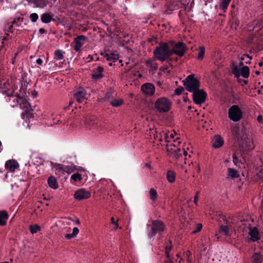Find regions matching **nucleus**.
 <instances>
[{
  "instance_id": "16",
  "label": "nucleus",
  "mask_w": 263,
  "mask_h": 263,
  "mask_svg": "<svg viewBox=\"0 0 263 263\" xmlns=\"http://www.w3.org/2000/svg\"><path fill=\"white\" fill-rule=\"evenodd\" d=\"M141 90L145 95L152 96L155 93V87L153 84L146 83L141 86Z\"/></svg>"
},
{
  "instance_id": "61",
  "label": "nucleus",
  "mask_w": 263,
  "mask_h": 263,
  "mask_svg": "<svg viewBox=\"0 0 263 263\" xmlns=\"http://www.w3.org/2000/svg\"><path fill=\"white\" fill-rule=\"evenodd\" d=\"M32 95L33 96V98H36L37 96V92L35 91H34L32 92Z\"/></svg>"
},
{
  "instance_id": "62",
  "label": "nucleus",
  "mask_w": 263,
  "mask_h": 263,
  "mask_svg": "<svg viewBox=\"0 0 263 263\" xmlns=\"http://www.w3.org/2000/svg\"><path fill=\"white\" fill-rule=\"evenodd\" d=\"M191 255V253L190 251H188L186 252V256L187 257V258H190V256Z\"/></svg>"
},
{
  "instance_id": "22",
  "label": "nucleus",
  "mask_w": 263,
  "mask_h": 263,
  "mask_svg": "<svg viewBox=\"0 0 263 263\" xmlns=\"http://www.w3.org/2000/svg\"><path fill=\"white\" fill-rule=\"evenodd\" d=\"M18 166V163L14 160H8L5 163V167L10 172H14Z\"/></svg>"
},
{
  "instance_id": "29",
  "label": "nucleus",
  "mask_w": 263,
  "mask_h": 263,
  "mask_svg": "<svg viewBox=\"0 0 263 263\" xmlns=\"http://www.w3.org/2000/svg\"><path fill=\"white\" fill-rule=\"evenodd\" d=\"M48 184L49 186L53 189H57L59 186L57 180L56 178L53 176H50L48 178Z\"/></svg>"
},
{
  "instance_id": "33",
  "label": "nucleus",
  "mask_w": 263,
  "mask_h": 263,
  "mask_svg": "<svg viewBox=\"0 0 263 263\" xmlns=\"http://www.w3.org/2000/svg\"><path fill=\"white\" fill-rule=\"evenodd\" d=\"M166 136V130H163L159 133V135L154 134V138L155 140H159L160 141H165Z\"/></svg>"
},
{
  "instance_id": "32",
  "label": "nucleus",
  "mask_w": 263,
  "mask_h": 263,
  "mask_svg": "<svg viewBox=\"0 0 263 263\" xmlns=\"http://www.w3.org/2000/svg\"><path fill=\"white\" fill-rule=\"evenodd\" d=\"M41 19L43 23L47 24L50 23L52 20V15L49 13H43L41 16Z\"/></svg>"
},
{
  "instance_id": "50",
  "label": "nucleus",
  "mask_w": 263,
  "mask_h": 263,
  "mask_svg": "<svg viewBox=\"0 0 263 263\" xmlns=\"http://www.w3.org/2000/svg\"><path fill=\"white\" fill-rule=\"evenodd\" d=\"M110 220H111L112 224H113L115 226V229H117L119 227L118 221H115V219L113 217H112L111 218Z\"/></svg>"
},
{
  "instance_id": "4",
  "label": "nucleus",
  "mask_w": 263,
  "mask_h": 263,
  "mask_svg": "<svg viewBox=\"0 0 263 263\" xmlns=\"http://www.w3.org/2000/svg\"><path fill=\"white\" fill-rule=\"evenodd\" d=\"M168 43L172 55L175 54L181 57L184 54L186 50V47L184 43L181 42H176L172 40L170 41Z\"/></svg>"
},
{
  "instance_id": "6",
  "label": "nucleus",
  "mask_w": 263,
  "mask_h": 263,
  "mask_svg": "<svg viewBox=\"0 0 263 263\" xmlns=\"http://www.w3.org/2000/svg\"><path fill=\"white\" fill-rule=\"evenodd\" d=\"M183 83L186 89L190 92H194L199 89L200 82L193 75L187 76Z\"/></svg>"
},
{
  "instance_id": "25",
  "label": "nucleus",
  "mask_w": 263,
  "mask_h": 263,
  "mask_svg": "<svg viewBox=\"0 0 263 263\" xmlns=\"http://www.w3.org/2000/svg\"><path fill=\"white\" fill-rule=\"evenodd\" d=\"M145 64L147 67L150 68L152 70H156L158 69V65L155 58H151L146 60Z\"/></svg>"
},
{
  "instance_id": "42",
  "label": "nucleus",
  "mask_w": 263,
  "mask_h": 263,
  "mask_svg": "<svg viewBox=\"0 0 263 263\" xmlns=\"http://www.w3.org/2000/svg\"><path fill=\"white\" fill-rule=\"evenodd\" d=\"M149 198L152 200H155L157 197V193L154 189H151L149 191Z\"/></svg>"
},
{
  "instance_id": "38",
  "label": "nucleus",
  "mask_w": 263,
  "mask_h": 263,
  "mask_svg": "<svg viewBox=\"0 0 263 263\" xmlns=\"http://www.w3.org/2000/svg\"><path fill=\"white\" fill-rule=\"evenodd\" d=\"M219 232L221 234L226 236H229L230 232L229 228L227 226H222L220 228Z\"/></svg>"
},
{
  "instance_id": "30",
  "label": "nucleus",
  "mask_w": 263,
  "mask_h": 263,
  "mask_svg": "<svg viewBox=\"0 0 263 263\" xmlns=\"http://www.w3.org/2000/svg\"><path fill=\"white\" fill-rule=\"evenodd\" d=\"M262 260V256L258 252H255L251 256L252 263H261Z\"/></svg>"
},
{
  "instance_id": "51",
  "label": "nucleus",
  "mask_w": 263,
  "mask_h": 263,
  "mask_svg": "<svg viewBox=\"0 0 263 263\" xmlns=\"http://www.w3.org/2000/svg\"><path fill=\"white\" fill-rule=\"evenodd\" d=\"M171 250V246H167L165 247V254L166 255L167 258L169 257V252Z\"/></svg>"
},
{
  "instance_id": "45",
  "label": "nucleus",
  "mask_w": 263,
  "mask_h": 263,
  "mask_svg": "<svg viewBox=\"0 0 263 263\" xmlns=\"http://www.w3.org/2000/svg\"><path fill=\"white\" fill-rule=\"evenodd\" d=\"M228 174L229 176L232 178H237L238 175L237 174V171L233 168H229L228 169Z\"/></svg>"
},
{
  "instance_id": "44",
  "label": "nucleus",
  "mask_w": 263,
  "mask_h": 263,
  "mask_svg": "<svg viewBox=\"0 0 263 263\" xmlns=\"http://www.w3.org/2000/svg\"><path fill=\"white\" fill-rule=\"evenodd\" d=\"M23 19L24 18L21 17H17L12 21L11 23H12L14 26H16V27H19L21 25Z\"/></svg>"
},
{
  "instance_id": "21",
  "label": "nucleus",
  "mask_w": 263,
  "mask_h": 263,
  "mask_svg": "<svg viewBox=\"0 0 263 263\" xmlns=\"http://www.w3.org/2000/svg\"><path fill=\"white\" fill-rule=\"evenodd\" d=\"M212 146L215 148L221 147L224 143V140L219 135H215L212 139Z\"/></svg>"
},
{
  "instance_id": "49",
  "label": "nucleus",
  "mask_w": 263,
  "mask_h": 263,
  "mask_svg": "<svg viewBox=\"0 0 263 263\" xmlns=\"http://www.w3.org/2000/svg\"><path fill=\"white\" fill-rule=\"evenodd\" d=\"M233 162H234V164L236 165V166H239L241 162L239 160V159L237 158V157L235 156V155H233Z\"/></svg>"
},
{
  "instance_id": "18",
  "label": "nucleus",
  "mask_w": 263,
  "mask_h": 263,
  "mask_svg": "<svg viewBox=\"0 0 263 263\" xmlns=\"http://www.w3.org/2000/svg\"><path fill=\"white\" fill-rule=\"evenodd\" d=\"M249 235L250 236V239L253 241H256L260 239V236L258 229L254 227H252L251 225L249 227Z\"/></svg>"
},
{
  "instance_id": "63",
  "label": "nucleus",
  "mask_w": 263,
  "mask_h": 263,
  "mask_svg": "<svg viewBox=\"0 0 263 263\" xmlns=\"http://www.w3.org/2000/svg\"><path fill=\"white\" fill-rule=\"evenodd\" d=\"M45 31L43 28H40L39 29V32L41 34H43L44 33H45Z\"/></svg>"
},
{
  "instance_id": "54",
  "label": "nucleus",
  "mask_w": 263,
  "mask_h": 263,
  "mask_svg": "<svg viewBox=\"0 0 263 263\" xmlns=\"http://www.w3.org/2000/svg\"><path fill=\"white\" fill-rule=\"evenodd\" d=\"M199 192H197L194 197V202L196 205L198 204L197 201L199 199Z\"/></svg>"
},
{
  "instance_id": "60",
  "label": "nucleus",
  "mask_w": 263,
  "mask_h": 263,
  "mask_svg": "<svg viewBox=\"0 0 263 263\" xmlns=\"http://www.w3.org/2000/svg\"><path fill=\"white\" fill-rule=\"evenodd\" d=\"M88 62H90L93 60V57L92 56L90 55H88V57L86 58Z\"/></svg>"
},
{
  "instance_id": "57",
  "label": "nucleus",
  "mask_w": 263,
  "mask_h": 263,
  "mask_svg": "<svg viewBox=\"0 0 263 263\" xmlns=\"http://www.w3.org/2000/svg\"><path fill=\"white\" fill-rule=\"evenodd\" d=\"M257 121L260 123H263V118H262V117L261 116H258L257 117Z\"/></svg>"
},
{
  "instance_id": "47",
  "label": "nucleus",
  "mask_w": 263,
  "mask_h": 263,
  "mask_svg": "<svg viewBox=\"0 0 263 263\" xmlns=\"http://www.w3.org/2000/svg\"><path fill=\"white\" fill-rule=\"evenodd\" d=\"M29 18L32 22L35 23L38 20L39 16L37 13H33L30 15Z\"/></svg>"
},
{
  "instance_id": "39",
  "label": "nucleus",
  "mask_w": 263,
  "mask_h": 263,
  "mask_svg": "<svg viewBox=\"0 0 263 263\" xmlns=\"http://www.w3.org/2000/svg\"><path fill=\"white\" fill-rule=\"evenodd\" d=\"M70 179L75 182L80 181L82 179V176L81 174L77 173L72 175Z\"/></svg>"
},
{
  "instance_id": "34",
  "label": "nucleus",
  "mask_w": 263,
  "mask_h": 263,
  "mask_svg": "<svg viewBox=\"0 0 263 263\" xmlns=\"http://www.w3.org/2000/svg\"><path fill=\"white\" fill-rule=\"evenodd\" d=\"M166 178L169 182H174L176 178L175 173L172 170L168 171L166 174Z\"/></svg>"
},
{
  "instance_id": "23",
  "label": "nucleus",
  "mask_w": 263,
  "mask_h": 263,
  "mask_svg": "<svg viewBox=\"0 0 263 263\" xmlns=\"http://www.w3.org/2000/svg\"><path fill=\"white\" fill-rule=\"evenodd\" d=\"M104 69L101 66H98L96 70H93L92 74V77L93 79L98 80L100 79L103 77V72Z\"/></svg>"
},
{
  "instance_id": "13",
  "label": "nucleus",
  "mask_w": 263,
  "mask_h": 263,
  "mask_svg": "<svg viewBox=\"0 0 263 263\" xmlns=\"http://www.w3.org/2000/svg\"><path fill=\"white\" fill-rule=\"evenodd\" d=\"M90 196V192L83 188L76 191L73 195L74 198L79 201L88 199Z\"/></svg>"
},
{
  "instance_id": "41",
  "label": "nucleus",
  "mask_w": 263,
  "mask_h": 263,
  "mask_svg": "<svg viewBox=\"0 0 263 263\" xmlns=\"http://www.w3.org/2000/svg\"><path fill=\"white\" fill-rule=\"evenodd\" d=\"M64 56L61 50H58L54 52V59L57 61L62 60Z\"/></svg>"
},
{
  "instance_id": "19",
  "label": "nucleus",
  "mask_w": 263,
  "mask_h": 263,
  "mask_svg": "<svg viewBox=\"0 0 263 263\" xmlns=\"http://www.w3.org/2000/svg\"><path fill=\"white\" fill-rule=\"evenodd\" d=\"M101 54L105 58L107 61L115 62L119 60V55L117 51L113 52L106 53L105 52H102Z\"/></svg>"
},
{
  "instance_id": "46",
  "label": "nucleus",
  "mask_w": 263,
  "mask_h": 263,
  "mask_svg": "<svg viewBox=\"0 0 263 263\" xmlns=\"http://www.w3.org/2000/svg\"><path fill=\"white\" fill-rule=\"evenodd\" d=\"M247 59H249L250 60H251L252 58L251 57L249 56L248 54H243L241 58H240V61L239 62V66H242L243 65V61H246V60Z\"/></svg>"
},
{
  "instance_id": "59",
  "label": "nucleus",
  "mask_w": 263,
  "mask_h": 263,
  "mask_svg": "<svg viewBox=\"0 0 263 263\" xmlns=\"http://www.w3.org/2000/svg\"><path fill=\"white\" fill-rule=\"evenodd\" d=\"M36 62L37 64L41 65L43 63V60L39 58L36 60Z\"/></svg>"
},
{
  "instance_id": "36",
  "label": "nucleus",
  "mask_w": 263,
  "mask_h": 263,
  "mask_svg": "<svg viewBox=\"0 0 263 263\" xmlns=\"http://www.w3.org/2000/svg\"><path fill=\"white\" fill-rule=\"evenodd\" d=\"M220 1L221 2L219 6L220 9L226 11L229 4L231 2V0H220Z\"/></svg>"
},
{
  "instance_id": "1",
  "label": "nucleus",
  "mask_w": 263,
  "mask_h": 263,
  "mask_svg": "<svg viewBox=\"0 0 263 263\" xmlns=\"http://www.w3.org/2000/svg\"><path fill=\"white\" fill-rule=\"evenodd\" d=\"M232 133L245 150L249 151L254 148L252 138L246 133L244 127L235 126L232 128Z\"/></svg>"
},
{
  "instance_id": "8",
  "label": "nucleus",
  "mask_w": 263,
  "mask_h": 263,
  "mask_svg": "<svg viewBox=\"0 0 263 263\" xmlns=\"http://www.w3.org/2000/svg\"><path fill=\"white\" fill-rule=\"evenodd\" d=\"M232 72L236 77L241 76L244 78H248L250 76L249 68L247 66H235L232 70Z\"/></svg>"
},
{
  "instance_id": "43",
  "label": "nucleus",
  "mask_w": 263,
  "mask_h": 263,
  "mask_svg": "<svg viewBox=\"0 0 263 263\" xmlns=\"http://www.w3.org/2000/svg\"><path fill=\"white\" fill-rule=\"evenodd\" d=\"M41 227L37 224L31 225L30 226V231L32 234H35L40 231Z\"/></svg>"
},
{
  "instance_id": "10",
  "label": "nucleus",
  "mask_w": 263,
  "mask_h": 263,
  "mask_svg": "<svg viewBox=\"0 0 263 263\" xmlns=\"http://www.w3.org/2000/svg\"><path fill=\"white\" fill-rule=\"evenodd\" d=\"M164 230L163 223L160 220H154L152 222L151 230L148 232L149 237L154 236L156 233H160Z\"/></svg>"
},
{
  "instance_id": "52",
  "label": "nucleus",
  "mask_w": 263,
  "mask_h": 263,
  "mask_svg": "<svg viewBox=\"0 0 263 263\" xmlns=\"http://www.w3.org/2000/svg\"><path fill=\"white\" fill-rule=\"evenodd\" d=\"M202 228V225L200 223H199L197 225V228H196V230L194 231L193 232L194 233H197L199 231H201V229Z\"/></svg>"
},
{
  "instance_id": "64",
  "label": "nucleus",
  "mask_w": 263,
  "mask_h": 263,
  "mask_svg": "<svg viewBox=\"0 0 263 263\" xmlns=\"http://www.w3.org/2000/svg\"><path fill=\"white\" fill-rule=\"evenodd\" d=\"M165 263H173L172 261L171 260L170 257L167 258V260L165 261Z\"/></svg>"
},
{
  "instance_id": "37",
  "label": "nucleus",
  "mask_w": 263,
  "mask_h": 263,
  "mask_svg": "<svg viewBox=\"0 0 263 263\" xmlns=\"http://www.w3.org/2000/svg\"><path fill=\"white\" fill-rule=\"evenodd\" d=\"M105 126L103 125L100 122H99L97 128L94 130L93 132L97 134H102V133L105 130Z\"/></svg>"
},
{
  "instance_id": "15",
  "label": "nucleus",
  "mask_w": 263,
  "mask_h": 263,
  "mask_svg": "<svg viewBox=\"0 0 263 263\" xmlns=\"http://www.w3.org/2000/svg\"><path fill=\"white\" fill-rule=\"evenodd\" d=\"M87 93L83 88H80L74 95V98L80 103H83L87 99Z\"/></svg>"
},
{
  "instance_id": "53",
  "label": "nucleus",
  "mask_w": 263,
  "mask_h": 263,
  "mask_svg": "<svg viewBox=\"0 0 263 263\" xmlns=\"http://www.w3.org/2000/svg\"><path fill=\"white\" fill-rule=\"evenodd\" d=\"M79 230L78 228L75 227L72 230V235H73L74 237H76L79 233Z\"/></svg>"
},
{
  "instance_id": "31",
  "label": "nucleus",
  "mask_w": 263,
  "mask_h": 263,
  "mask_svg": "<svg viewBox=\"0 0 263 263\" xmlns=\"http://www.w3.org/2000/svg\"><path fill=\"white\" fill-rule=\"evenodd\" d=\"M7 96L10 97V101H13L14 103L13 104H11V106L12 107H14V106H17L19 104L20 98H21V97L19 95L13 96L12 94L8 93Z\"/></svg>"
},
{
  "instance_id": "56",
  "label": "nucleus",
  "mask_w": 263,
  "mask_h": 263,
  "mask_svg": "<svg viewBox=\"0 0 263 263\" xmlns=\"http://www.w3.org/2000/svg\"><path fill=\"white\" fill-rule=\"evenodd\" d=\"M73 237H74V236L73 235H72V234H67L65 235V238L67 239H70Z\"/></svg>"
},
{
  "instance_id": "26",
  "label": "nucleus",
  "mask_w": 263,
  "mask_h": 263,
  "mask_svg": "<svg viewBox=\"0 0 263 263\" xmlns=\"http://www.w3.org/2000/svg\"><path fill=\"white\" fill-rule=\"evenodd\" d=\"M9 83L8 80L0 81V90H2L3 93L7 94L9 93L8 91L9 89Z\"/></svg>"
},
{
  "instance_id": "58",
  "label": "nucleus",
  "mask_w": 263,
  "mask_h": 263,
  "mask_svg": "<svg viewBox=\"0 0 263 263\" xmlns=\"http://www.w3.org/2000/svg\"><path fill=\"white\" fill-rule=\"evenodd\" d=\"M75 171H84V169L81 166H77L76 165V170Z\"/></svg>"
},
{
  "instance_id": "14",
  "label": "nucleus",
  "mask_w": 263,
  "mask_h": 263,
  "mask_svg": "<svg viewBox=\"0 0 263 263\" xmlns=\"http://www.w3.org/2000/svg\"><path fill=\"white\" fill-rule=\"evenodd\" d=\"M87 39V37L83 35L78 36L76 37L74 40L75 45L73 48L74 50L77 52H80L81 50L82 47L85 44Z\"/></svg>"
},
{
  "instance_id": "40",
  "label": "nucleus",
  "mask_w": 263,
  "mask_h": 263,
  "mask_svg": "<svg viewBox=\"0 0 263 263\" xmlns=\"http://www.w3.org/2000/svg\"><path fill=\"white\" fill-rule=\"evenodd\" d=\"M199 52L197 57V59L202 60L203 58L205 53V48L203 46H201L199 48Z\"/></svg>"
},
{
  "instance_id": "24",
  "label": "nucleus",
  "mask_w": 263,
  "mask_h": 263,
  "mask_svg": "<svg viewBox=\"0 0 263 263\" xmlns=\"http://www.w3.org/2000/svg\"><path fill=\"white\" fill-rule=\"evenodd\" d=\"M19 104L20 107L25 109L26 111L30 109L31 106L29 103L25 98L23 97H21V98H20Z\"/></svg>"
},
{
  "instance_id": "12",
  "label": "nucleus",
  "mask_w": 263,
  "mask_h": 263,
  "mask_svg": "<svg viewBox=\"0 0 263 263\" xmlns=\"http://www.w3.org/2000/svg\"><path fill=\"white\" fill-rule=\"evenodd\" d=\"M206 97V93L201 89L193 92V98L194 102L198 105H201L205 101Z\"/></svg>"
},
{
  "instance_id": "27",
  "label": "nucleus",
  "mask_w": 263,
  "mask_h": 263,
  "mask_svg": "<svg viewBox=\"0 0 263 263\" xmlns=\"http://www.w3.org/2000/svg\"><path fill=\"white\" fill-rule=\"evenodd\" d=\"M34 4V7L39 8H44L47 5V2L45 0H27Z\"/></svg>"
},
{
  "instance_id": "7",
  "label": "nucleus",
  "mask_w": 263,
  "mask_h": 263,
  "mask_svg": "<svg viewBox=\"0 0 263 263\" xmlns=\"http://www.w3.org/2000/svg\"><path fill=\"white\" fill-rule=\"evenodd\" d=\"M228 117L233 122H238L242 117V111L238 105H233L228 110Z\"/></svg>"
},
{
  "instance_id": "55",
  "label": "nucleus",
  "mask_w": 263,
  "mask_h": 263,
  "mask_svg": "<svg viewBox=\"0 0 263 263\" xmlns=\"http://www.w3.org/2000/svg\"><path fill=\"white\" fill-rule=\"evenodd\" d=\"M14 26V25L11 23V24H8V31L12 32L13 31V28Z\"/></svg>"
},
{
  "instance_id": "3",
  "label": "nucleus",
  "mask_w": 263,
  "mask_h": 263,
  "mask_svg": "<svg viewBox=\"0 0 263 263\" xmlns=\"http://www.w3.org/2000/svg\"><path fill=\"white\" fill-rule=\"evenodd\" d=\"M167 152L170 155V157L176 159L181 157L183 154L184 157L185 164L186 163V160H187V156L189 157H191V155L188 154L185 148L181 149L178 147L175 144L173 145L171 144L170 146H167Z\"/></svg>"
},
{
  "instance_id": "17",
  "label": "nucleus",
  "mask_w": 263,
  "mask_h": 263,
  "mask_svg": "<svg viewBox=\"0 0 263 263\" xmlns=\"http://www.w3.org/2000/svg\"><path fill=\"white\" fill-rule=\"evenodd\" d=\"M99 121L95 117L87 119L85 122V127L89 130H94L97 128Z\"/></svg>"
},
{
  "instance_id": "2",
  "label": "nucleus",
  "mask_w": 263,
  "mask_h": 263,
  "mask_svg": "<svg viewBox=\"0 0 263 263\" xmlns=\"http://www.w3.org/2000/svg\"><path fill=\"white\" fill-rule=\"evenodd\" d=\"M153 54L155 58L161 62L170 59L172 54L168 42L160 43L154 50Z\"/></svg>"
},
{
  "instance_id": "48",
  "label": "nucleus",
  "mask_w": 263,
  "mask_h": 263,
  "mask_svg": "<svg viewBox=\"0 0 263 263\" xmlns=\"http://www.w3.org/2000/svg\"><path fill=\"white\" fill-rule=\"evenodd\" d=\"M183 90L184 89L182 87H179L175 90L174 93L176 95H180Z\"/></svg>"
},
{
  "instance_id": "28",
  "label": "nucleus",
  "mask_w": 263,
  "mask_h": 263,
  "mask_svg": "<svg viewBox=\"0 0 263 263\" xmlns=\"http://www.w3.org/2000/svg\"><path fill=\"white\" fill-rule=\"evenodd\" d=\"M8 214L6 211H0V226H5L8 218Z\"/></svg>"
},
{
  "instance_id": "5",
  "label": "nucleus",
  "mask_w": 263,
  "mask_h": 263,
  "mask_svg": "<svg viewBox=\"0 0 263 263\" xmlns=\"http://www.w3.org/2000/svg\"><path fill=\"white\" fill-rule=\"evenodd\" d=\"M172 103L171 101L165 97L158 99L155 103V107L159 112H167L171 109Z\"/></svg>"
},
{
  "instance_id": "9",
  "label": "nucleus",
  "mask_w": 263,
  "mask_h": 263,
  "mask_svg": "<svg viewBox=\"0 0 263 263\" xmlns=\"http://www.w3.org/2000/svg\"><path fill=\"white\" fill-rule=\"evenodd\" d=\"M55 172L60 175H64L65 173L71 174L76 170V165H63L61 164H55L54 166Z\"/></svg>"
},
{
  "instance_id": "11",
  "label": "nucleus",
  "mask_w": 263,
  "mask_h": 263,
  "mask_svg": "<svg viewBox=\"0 0 263 263\" xmlns=\"http://www.w3.org/2000/svg\"><path fill=\"white\" fill-rule=\"evenodd\" d=\"M176 136V133L174 131H167L166 130V139H165V142L166 143H172V142L173 143H171L170 144H167L166 146H170L171 144L174 145L175 144L176 146H178L180 144H181V141L180 140V138L178 137H177L175 138V136Z\"/></svg>"
},
{
  "instance_id": "20",
  "label": "nucleus",
  "mask_w": 263,
  "mask_h": 263,
  "mask_svg": "<svg viewBox=\"0 0 263 263\" xmlns=\"http://www.w3.org/2000/svg\"><path fill=\"white\" fill-rule=\"evenodd\" d=\"M117 96V93L112 89H109L107 91L103 98H100L98 99L100 102L107 101L109 103L111 102V100H113Z\"/></svg>"
},
{
  "instance_id": "35",
  "label": "nucleus",
  "mask_w": 263,
  "mask_h": 263,
  "mask_svg": "<svg viewBox=\"0 0 263 263\" xmlns=\"http://www.w3.org/2000/svg\"><path fill=\"white\" fill-rule=\"evenodd\" d=\"M113 107H117L121 106L123 104V100L121 99H116L115 98L111 100L109 103Z\"/></svg>"
}]
</instances>
